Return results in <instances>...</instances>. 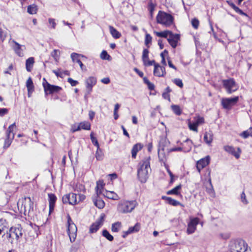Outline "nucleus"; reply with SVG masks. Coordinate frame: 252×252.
I'll list each match as a JSON object with an SVG mask.
<instances>
[{
  "label": "nucleus",
  "instance_id": "f257e3e1",
  "mask_svg": "<svg viewBox=\"0 0 252 252\" xmlns=\"http://www.w3.org/2000/svg\"><path fill=\"white\" fill-rule=\"evenodd\" d=\"M23 228L20 224H17L9 228L7 233L3 234L2 237L6 238L11 244L14 241H18L23 236Z\"/></svg>",
  "mask_w": 252,
  "mask_h": 252
},
{
  "label": "nucleus",
  "instance_id": "f03ea898",
  "mask_svg": "<svg viewBox=\"0 0 252 252\" xmlns=\"http://www.w3.org/2000/svg\"><path fill=\"white\" fill-rule=\"evenodd\" d=\"M150 160V157L145 158L139 163L140 167L137 171V176L142 183H145L148 178V170H151Z\"/></svg>",
  "mask_w": 252,
  "mask_h": 252
},
{
  "label": "nucleus",
  "instance_id": "7ed1b4c3",
  "mask_svg": "<svg viewBox=\"0 0 252 252\" xmlns=\"http://www.w3.org/2000/svg\"><path fill=\"white\" fill-rule=\"evenodd\" d=\"M137 205V202L136 200H123L119 202L117 205V211L122 214L131 213Z\"/></svg>",
  "mask_w": 252,
  "mask_h": 252
},
{
  "label": "nucleus",
  "instance_id": "20e7f679",
  "mask_svg": "<svg viewBox=\"0 0 252 252\" xmlns=\"http://www.w3.org/2000/svg\"><path fill=\"white\" fill-rule=\"evenodd\" d=\"M158 23L165 27H169L174 23V17L164 11H159L156 17Z\"/></svg>",
  "mask_w": 252,
  "mask_h": 252
},
{
  "label": "nucleus",
  "instance_id": "39448f33",
  "mask_svg": "<svg viewBox=\"0 0 252 252\" xmlns=\"http://www.w3.org/2000/svg\"><path fill=\"white\" fill-rule=\"evenodd\" d=\"M169 143V141L166 139H163L159 143L158 149V157L160 162H163L165 165V162L167 160V155L166 153L167 148L166 146Z\"/></svg>",
  "mask_w": 252,
  "mask_h": 252
},
{
  "label": "nucleus",
  "instance_id": "423d86ee",
  "mask_svg": "<svg viewBox=\"0 0 252 252\" xmlns=\"http://www.w3.org/2000/svg\"><path fill=\"white\" fill-rule=\"evenodd\" d=\"M67 233L71 242H74L76 237L77 227L72 220L70 216L67 215Z\"/></svg>",
  "mask_w": 252,
  "mask_h": 252
},
{
  "label": "nucleus",
  "instance_id": "0eeeda50",
  "mask_svg": "<svg viewBox=\"0 0 252 252\" xmlns=\"http://www.w3.org/2000/svg\"><path fill=\"white\" fill-rule=\"evenodd\" d=\"M222 84L226 89L227 93L229 94L236 91L239 88L238 86L233 78L223 80Z\"/></svg>",
  "mask_w": 252,
  "mask_h": 252
},
{
  "label": "nucleus",
  "instance_id": "6e6552de",
  "mask_svg": "<svg viewBox=\"0 0 252 252\" xmlns=\"http://www.w3.org/2000/svg\"><path fill=\"white\" fill-rule=\"evenodd\" d=\"M43 80L45 82H43V87L44 88L45 95L52 94L59 92L62 90V88L58 86L53 85L47 82L45 79L44 78Z\"/></svg>",
  "mask_w": 252,
  "mask_h": 252
},
{
  "label": "nucleus",
  "instance_id": "1a4fd4ad",
  "mask_svg": "<svg viewBox=\"0 0 252 252\" xmlns=\"http://www.w3.org/2000/svg\"><path fill=\"white\" fill-rule=\"evenodd\" d=\"M16 126L15 123L10 125L6 131V138L4 141V148H7L11 145L14 138V133L13 132V128Z\"/></svg>",
  "mask_w": 252,
  "mask_h": 252
},
{
  "label": "nucleus",
  "instance_id": "9d476101",
  "mask_svg": "<svg viewBox=\"0 0 252 252\" xmlns=\"http://www.w3.org/2000/svg\"><path fill=\"white\" fill-rule=\"evenodd\" d=\"M239 100V96H235L231 98H224L221 99V105L226 109H230L231 107L235 105Z\"/></svg>",
  "mask_w": 252,
  "mask_h": 252
},
{
  "label": "nucleus",
  "instance_id": "9b49d317",
  "mask_svg": "<svg viewBox=\"0 0 252 252\" xmlns=\"http://www.w3.org/2000/svg\"><path fill=\"white\" fill-rule=\"evenodd\" d=\"M248 245L243 241L235 242L231 246V252H246Z\"/></svg>",
  "mask_w": 252,
  "mask_h": 252
},
{
  "label": "nucleus",
  "instance_id": "f8f14e48",
  "mask_svg": "<svg viewBox=\"0 0 252 252\" xmlns=\"http://www.w3.org/2000/svg\"><path fill=\"white\" fill-rule=\"evenodd\" d=\"M62 200L64 204L68 203L74 205L77 203V194L74 193L65 194L63 196Z\"/></svg>",
  "mask_w": 252,
  "mask_h": 252
},
{
  "label": "nucleus",
  "instance_id": "ddd939ff",
  "mask_svg": "<svg viewBox=\"0 0 252 252\" xmlns=\"http://www.w3.org/2000/svg\"><path fill=\"white\" fill-rule=\"evenodd\" d=\"M184 143H187L188 144V147H177L173 148H167L166 151L167 153H169L172 152H176V151H183L184 152H189L192 148V141L188 138L185 141Z\"/></svg>",
  "mask_w": 252,
  "mask_h": 252
},
{
  "label": "nucleus",
  "instance_id": "4468645a",
  "mask_svg": "<svg viewBox=\"0 0 252 252\" xmlns=\"http://www.w3.org/2000/svg\"><path fill=\"white\" fill-rule=\"evenodd\" d=\"M199 220L198 218H194L191 219L190 221L188 223L187 232L188 234H192L196 228V225L198 224Z\"/></svg>",
  "mask_w": 252,
  "mask_h": 252
},
{
  "label": "nucleus",
  "instance_id": "2eb2a0df",
  "mask_svg": "<svg viewBox=\"0 0 252 252\" xmlns=\"http://www.w3.org/2000/svg\"><path fill=\"white\" fill-rule=\"evenodd\" d=\"M180 34H174L172 32L169 35L167 41L172 48H175L177 46L178 41L180 40Z\"/></svg>",
  "mask_w": 252,
  "mask_h": 252
},
{
  "label": "nucleus",
  "instance_id": "dca6fc26",
  "mask_svg": "<svg viewBox=\"0 0 252 252\" xmlns=\"http://www.w3.org/2000/svg\"><path fill=\"white\" fill-rule=\"evenodd\" d=\"M210 158L209 156H206L205 158H201L196 163V168L199 173H200L201 170L206 167L210 163Z\"/></svg>",
  "mask_w": 252,
  "mask_h": 252
},
{
  "label": "nucleus",
  "instance_id": "f3484780",
  "mask_svg": "<svg viewBox=\"0 0 252 252\" xmlns=\"http://www.w3.org/2000/svg\"><path fill=\"white\" fill-rule=\"evenodd\" d=\"M12 42L14 45L12 46V48L14 51L15 54L19 57L24 56V49H25V46L19 44L15 40H13Z\"/></svg>",
  "mask_w": 252,
  "mask_h": 252
},
{
  "label": "nucleus",
  "instance_id": "a211bd4d",
  "mask_svg": "<svg viewBox=\"0 0 252 252\" xmlns=\"http://www.w3.org/2000/svg\"><path fill=\"white\" fill-rule=\"evenodd\" d=\"M223 149L226 152L231 154L237 159L240 158V155L241 153V150L240 148H237V152H236L235 148L231 146H224Z\"/></svg>",
  "mask_w": 252,
  "mask_h": 252
},
{
  "label": "nucleus",
  "instance_id": "6ab92c4d",
  "mask_svg": "<svg viewBox=\"0 0 252 252\" xmlns=\"http://www.w3.org/2000/svg\"><path fill=\"white\" fill-rule=\"evenodd\" d=\"M104 215H101L99 220L94 223L90 228V232L91 233L96 232L102 224Z\"/></svg>",
  "mask_w": 252,
  "mask_h": 252
},
{
  "label": "nucleus",
  "instance_id": "aec40b11",
  "mask_svg": "<svg viewBox=\"0 0 252 252\" xmlns=\"http://www.w3.org/2000/svg\"><path fill=\"white\" fill-rule=\"evenodd\" d=\"M49 213H51L54 210L55 203L57 198L53 193H48Z\"/></svg>",
  "mask_w": 252,
  "mask_h": 252
},
{
  "label": "nucleus",
  "instance_id": "412c9836",
  "mask_svg": "<svg viewBox=\"0 0 252 252\" xmlns=\"http://www.w3.org/2000/svg\"><path fill=\"white\" fill-rule=\"evenodd\" d=\"M96 83V78L94 77L91 76L86 79V88L89 94L92 91L93 87L95 85Z\"/></svg>",
  "mask_w": 252,
  "mask_h": 252
},
{
  "label": "nucleus",
  "instance_id": "4be33fe9",
  "mask_svg": "<svg viewBox=\"0 0 252 252\" xmlns=\"http://www.w3.org/2000/svg\"><path fill=\"white\" fill-rule=\"evenodd\" d=\"M96 194V195L93 196V201L96 207L99 209H102L105 206V203Z\"/></svg>",
  "mask_w": 252,
  "mask_h": 252
},
{
  "label": "nucleus",
  "instance_id": "5701e85b",
  "mask_svg": "<svg viewBox=\"0 0 252 252\" xmlns=\"http://www.w3.org/2000/svg\"><path fill=\"white\" fill-rule=\"evenodd\" d=\"M70 57H71V58L72 61L73 62H76V63H77L79 64L81 69L83 70L84 65H83V63H82V62L81 61L80 57H81L84 58V57H85V56L81 54H77L76 53H72L71 54Z\"/></svg>",
  "mask_w": 252,
  "mask_h": 252
},
{
  "label": "nucleus",
  "instance_id": "b1692460",
  "mask_svg": "<svg viewBox=\"0 0 252 252\" xmlns=\"http://www.w3.org/2000/svg\"><path fill=\"white\" fill-rule=\"evenodd\" d=\"M91 128V124L88 122H83L79 124L77 126V129H73L72 131L75 132L80 130L81 129L85 130H90Z\"/></svg>",
  "mask_w": 252,
  "mask_h": 252
},
{
  "label": "nucleus",
  "instance_id": "393cba45",
  "mask_svg": "<svg viewBox=\"0 0 252 252\" xmlns=\"http://www.w3.org/2000/svg\"><path fill=\"white\" fill-rule=\"evenodd\" d=\"M8 230L9 228L6 220H0V234L2 233H3V234L7 233Z\"/></svg>",
  "mask_w": 252,
  "mask_h": 252
},
{
  "label": "nucleus",
  "instance_id": "a878e982",
  "mask_svg": "<svg viewBox=\"0 0 252 252\" xmlns=\"http://www.w3.org/2000/svg\"><path fill=\"white\" fill-rule=\"evenodd\" d=\"M204 140L208 145H210L213 139V134L211 131L206 132L204 135Z\"/></svg>",
  "mask_w": 252,
  "mask_h": 252
},
{
  "label": "nucleus",
  "instance_id": "bb28decb",
  "mask_svg": "<svg viewBox=\"0 0 252 252\" xmlns=\"http://www.w3.org/2000/svg\"><path fill=\"white\" fill-rule=\"evenodd\" d=\"M143 148V145L140 143H137L133 145L131 150V156L133 158H135L137 152L141 150Z\"/></svg>",
  "mask_w": 252,
  "mask_h": 252
},
{
  "label": "nucleus",
  "instance_id": "cd10ccee",
  "mask_svg": "<svg viewBox=\"0 0 252 252\" xmlns=\"http://www.w3.org/2000/svg\"><path fill=\"white\" fill-rule=\"evenodd\" d=\"M103 195L107 198L113 200H118L119 197L118 195L114 191L106 190L105 193H103Z\"/></svg>",
  "mask_w": 252,
  "mask_h": 252
},
{
  "label": "nucleus",
  "instance_id": "c85d7f7f",
  "mask_svg": "<svg viewBox=\"0 0 252 252\" xmlns=\"http://www.w3.org/2000/svg\"><path fill=\"white\" fill-rule=\"evenodd\" d=\"M34 63V59L33 57L28 58L26 61V67L28 72H31Z\"/></svg>",
  "mask_w": 252,
  "mask_h": 252
},
{
  "label": "nucleus",
  "instance_id": "c756f323",
  "mask_svg": "<svg viewBox=\"0 0 252 252\" xmlns=\"http://www.w3.org/2000/svg\"><path fill=\"white\" fill-rule=\"evenodd\" d=\"M105 184L103 183V180H99L96 183V186L95 187L96 193L97 195H99L102 193L103 187Z\"/></svg>",
  "mask_w": 252,
  "mask_h": 252
},
{
  "label": "nucleus",
  "instance_id": "7c9ffc66",
  "mask_svg": "<svg viewBox=\"0 0 252 252\" xmlns=\"http://www.w3.org/2000/svg\"><path fill=\"white\" fill-rule=\"evenodd\" d=\"M162 198L163 199L165 200L167 203L170 205H172L174 206H177L179 205H182L180 202L177 200H176L174 199H172L171 197H167V196H162Z\"/></svg>",
  "mask_w": 252,
  "mask_h": 252
},
{
  "label": "nucleus",
  "instance_id": "2f4dec72",
  "mask_svg": "<svg viewBox=\"0 0 252 252\" xmlns=\"http://www.w3.org/2000/svg\"><path fill=\"white\" fill-rule=\"evenodd\" d=\"M110 32L112 35V36L116 39L119 38L121 36V34L120 32H119L115 28H114L113 27L110 26L109 27Z\"/></svg>",
  "mask_w": 252,
  "mask_h": 252
},
{
  "label": "nucleus",
  "instance_id": "473e14b6",
  "mask_svg": "<svg viewBox=\"0 0 252 252\" xmlns=\"http://www.w3.org/2000/svg\"><path fill=\"white\" fill-rule=\"evenodd\" d=\"M38 11L37 6L34 4L30 5L27 7V12L30 14L33 15L37 13Z\"/></svg>",
  "mask_w": 252,
  "mask_h": 252
},
{
  "label": "nucleus",
  "instance_id": "72a5a7b5",
  "mask_svg": "<svg viewBox=\"0 0 252 252\" xmlns=\"http://www.w3.org/2000/svg\"><path fill=\"white\" fill-rule=\"evenodd\" d=\"M171 32V31H164L160 32L154 31V33L158 37L167 38L168 35H169Z\"/></svg>",
  "mask_w": 252,
  "mask_h": 252
},
{
  "label": "nucleus",
  "instance_id": "f704fd0d",
  "mask_svg": "<svg viewBox=\"0 0 252 252\" xmlns=\"http://www.w3.org/2000/svg\"><path fill=\"white\" fill-rule=\"evenodd\" d=\"M182 185L181 184L179 185L178 186H176L173 189L168 190L167 192V194H175V195H178L180 194L179 190L181 189Z\"/></svg>",
  "mask_w": 252,
  "mask_h": 252
},
{
  "label": "nucleus",
  "instance_id": "c9c22d12",
  "mask_svg": "<svg viewBox=\"0 0 252 252\" xmlns=\"http://www.w3.org/2000/svg\"><path fill=\"white\" fill-rule=\"evenodd\" d=\"M240 136L244 138H247L249 136H252V127H251L248 129L244 131L240 134Z\"/></svg>",
  "mask_w": 252,
  "mask_h": 252
},
{
  "label": "nucleus",
  "instance_id": "e433bc0d",
  "mask_svg": "<svg viewBox=\"0 0 252 252\" xmlns=\"http://www.w3.org/2000/svg\"><path fill=\"white\" fill-rule=\"evenodd\" d=\"M152 37L151 35L148 33H146L145 34V45L148 48L150 47V44L152 43Z\"/></svg>",
  "mask_w": 252,
  "mask_h": 252
},
{
  "label": "nucleus",
  "instance_id": "4c0bfd02",
  "mask_svg": "<svg viewBox=\"0 0 252 252\" xmlns=\"http://www.w3.org/2000/svg\"><path fill=\"white\" fill-rule=\"evenodd\" d=\"M140 228V225L139 223H136L134 226L130 227L128 228L129 233H132L134 232H138Z\"/></svg>",
  "mask_w": 252,
  "mask_h": 252
},
{
  "label": "nucleus",
  "instance_id": "58836bf2",
  "mask_svg": "<svg viewBox=\"0 0 252 252\" xmlns=\"http://www.w3.org/2000/svg\"><path fill=\"white\" fill-rule=\"evenodd\" d=\"M102 235L109 241H112L114 239L113 236L106 229L102 231Z\"/></svg>",
  "mask_w": 252,
  "mask_h": 252
},
{
  "label": "nucleus",
  "instance_id": "ea45409f",
  "mask_svg": "<svg viewBox=\"0 0 252 252\" xmlns=\"http://www.w3.org/2000/svg\"><path fill=\"white\" fill-rule=\"evenodd\" d=\"M103 154L102 151V150L98 147L97 148L96 153H95V158L98 160H101L103 159Z\"/></svg>",
  "mask_w": 252,
  "mask_h": 252
},
{
  "label": "nucleus",
  "instance_id": "a19ab883",
  "mask_svg": "<svg viewBox=\"0 0 252 252\" xmlns=\"http://www.w3.org/2000/svg\"><path fill=\"white\" fill-rule=\"evenodd\" d=\"M194 123L196 125L198 126L200 125H202L205 123L204 119L203 117L200 116H197L194 117Z\"/></svg>",
  "mask_w": 252,
  "mask_h": 252
},
{
  "label": "nucleus",
  "instance_id": "79ce46f5",
  "mask_svg": "<svg viewBox=\"0 0 252 252\" xmlns=\"http://www.w3.org/2000/svg\"><path fill=\"white\" fill-rule=\"evenodd\" d=\"M149 51L148 49H144L142 56L143 62H145V61H147L149 59Z\"/></svg>",
  "mask_w": 252,
  "mask_h": 252
},
{
  "label": "nucleus",
  "instance_id": "37998d69",
  "mask_svg": "<svg viewBox=\"0 0 252 252\" xmlns=\"http://www.w3.org/2000/svg\"><path fill=\"white\" fill-rule=\"evenodd\" d=\"M60 51L59 50L55 49L51 53V56L54 59L55 61L58 62L59 60L60 57Z\"/></svg>",
  "mask_w": 252,
  "mask_h": 252
},
{
  "label": "nucleus",
  "instance_id": "c03bdc74",
  "mask_svg": "<svg viewBox=\"0 0 252 252\" xmlns=\"http://www.w3.org/2000/svg\"><path fill=\"white\" fill-rule=\"evenodd\" d=\"M121 224L120 222H117L113 223L111 227V230L115 232H118L121 227Z\"/></svg>",
  "mask_w": 252,
  "mask_h": 252
},
{
  "label": "nucleus",
  "instance_id": "a18cd8bd",
  "mask_svg": "<svg viewBox=\"0 0 252 252\" xmlns=\"http://www.w3.org/2000/svg\"><path fill=\"white\" fill-rule=\"evenodd\" d=\"M171 108L174 113L177 115L179 116L181 114L182 111L178 105H172Z\"/></svg>",
  "mask_w": 252,
  "mask_h": 252
},
{
  "label": "nucleus",
  "instance_id": "49530a36",
  "mask_svg": "<svg viewBox=\"0 0 252 252\" xmlns=\"http://www.w3.org/2000/svg\"><path fill=\"white\" fill-rule=\"evenodd\" d=\"M90 138L93 144L97 148L99 147L98 142L96 137L94 136V133L92 132L90 134Z\"/></svg>",
  "mask_w": 252,
  "mask_h": 252
},
{
  "label": "nucleus",
  "instance_id": "de8ad7c7",
  "mask_svg": "<svg viewBox=\"0 0 252 252\" xmlns=\"http://www.w3.org/2000/svg\"><path fill=\"white\" fill-rule=\"evenodd\" d=\"M26 87L27 88V90L34 89L33 82L31 77H29L27 80Z\"/></svg>",
  "mask_w": 252,
  "mask_h": 252
},
{
  "label": "nucleus",
  "instance_id": "09e8293b",
  "mask_svg": "<svg viewBox=\"0 0 252 252\" xmlns=\"http://www.w3.org/2000/svg\"><path fill=\"white\" fill-rule=\"evenodd\" d=\"M159 65L158 64H155V67H154V74L155 76H158V77H162V75H159V74H161V71L159 69Z\"/></svg>",
  "mask_w": 252,
  "mask_h": 252
},
{
  "label": "nucleus",
  "instance_id": "8fccbe9b",
  "mask_svg": "<svg viewBox=\"0 0 252 252\" xmlns=\"http://www.w3.org/2000/svg\"><path fill=\"white\" fill-rule=\"evenodd\" d=\"M188 126L190 130L196 132L198 131V126L196 125V124L194 122L191 123L189 122L188 124Z\"/></svg>",
  "mask_w": 252,
  "mask_h": 252
},
{
  "label": "nucleus",
  "instance_id": "3c124183",
  "mask_svg": "<svg viewBox=\"0 0 252 252\" xmlns=\"http://www.w3.org/2000/svg\"><path fill=\"white\" fill-rule=\"evenodd\" d=\"M85 187L84 185L81 184H77L74 187V191H82L85 190Z\"/></svg>",
  "mask_w": 252,
  "mask_h": 252
},
{
  "label": "nucleus",
  "instance_id": "603ef678",
  "mask_svg": "<svg viewBox=\"0 0 252 252\" xmlns=\"http://www.w3.org/2000/svg\"><path fill=\"white\" fill-rule=\"evenodd\" d=\"M100 58L103 60H109L110 56L108 54L106 51L103 50L100 54Z\"/></svg>",
  "mask_w": 252,
  "mask_h": 252
},
{
  "label": "nucleus",
  "instance_id": "864d4df0",
  "mask_svg": "<svg viewBox=\"0 0 252 252\" xmlns=\"http://www.w3.org/2000/svg\"><path fill=\"white\" fill-rule=\"evenodd\" d=\"M241 200L242 202L245 205H247L249 203V201L247 199L246 195L244 191H243L241 194Z\"/></svg>",
  "mask_w": 252,
  "mask_h": 252
},
{
  "label": "nucleus",
  "instance_id": "5fc2aeb1",
  "mask_svg": "<svg viewBox=\"0 0 252 252\" xmlns=\"http://www.w3.org/2000/svg\"><path fill=\"white\" fill-rule=\"evenodd\" d=\"M173 82H174V84H175L177 86H178L180 88H183V83L181 79H179V78H176L173 80Z\"/></svg>",
  "mask_w": 252,
  "mask_h": 252
},
{
  "label": "nucleus",
  "instance_id": "6e6d98bb",
  "mask_svg": "<svg viewBox=\"0 0 252 252\" xmlns=\"http://www.w3.org/2000/svg\"><path fill=\"white\" fill-rule=\"evenodd\" d=\"M199 21L198 19L196 18H194L191 21V25L195 29H197L198 28L199 26Z\"/></svg>",
  "mask_w": 252,
  "mask_h": 252
},
{
  "label": "nucleus",
  "instance_id": "4d7b16f0",
  "mask_svg": "<svg viewBox=\"0 0 252 252\" xmlns=\"http://www.w3.org/2000/svg\"><path fill=\"white\" fill-rule=\"evenodd\" d=\"M143 64L145 66H151L154 65V67H155V64H158V63H156L154 60L149 61V59L147 61L143 62Z\"/></svg>",
  "mask_w": 252,
  "mask_h": 252
},
{
  "label": "nucleus",
  "instance_id": "13d9d810",
  "mask_svg": "<svg viewBox=\"0 0 252 252\" xmlns=\"http://www.w3.org/2000/svg\"><path fill=\"white\" fill-rule=\"evenodd\" d=\"M48 22L49 24L51 26L52 28L55 29L56 26V23L55 22V19L54 18H50L48 19Z\"/></svg>",
  "mask_w": 252,
  "mask_h": 252
},
{
  "label": "nucleus",
  "instance_id": "bf43d9fd",
  "mask_svg": "<svg viewBox=\"0 0 252 252\" xmlns=\"http://www.w3.org/2000/svg\"><path fill=\"white\" fill-rule=\"evenodd\" d=\"M67 81L72 87L76 86L78 84V82L77 81L74 80L71 78H68L67 79Z\"/></svg>",
  "mask_w": 252,
  "mask_h": 252
},
{
  "label": "nucleus",
  "instance_id": "052dcab7",
  "mask_svg": "<svg viewBox=\"0 0 252 252\" xmlns=\"http://www.w3.org/2000/svg\"><path fill=\"white\" fill-rule=\"evenodd\" d=\"M233 9L234 10V11H235L236 13H238V14H240V15H245V16H247V14L246 13L244 12H243L241 9H240L238 7H237V6H236V7L234 8V9Z\"/></svg>",
  "mask_w": 252,
  "mask_h": 252
},
{
  "label": "nucleus",
  "instance_id": "680f3d73",
  "mask_svg": "<svg viewBox=\"0 0 252 252\" xmlns=\"http://www.w3.org/2000/svg\"><path fill=\"white\" fill-rule=\"evenodd\" d=\"M8 112V110L7 108H0V116L3 117L7 114Z\"/></svg>",
  "mask_w": 252,
  "mask_h": 252
},
{
  "label": "nucleus",
  "instance_id": "e2e57ef3",
  "mask_svg": "<svg viewBox=\"0 0 252 252\" xmlns=\"http://www.w3.org/2000/svg\"><path fill=\"white\" fill-rule=\"evenodd\" d=\"M59 71H60V69H58V70H53V72L54 73H55L57 77H60L62 78L63 77V75H62L63 73H62V72H60Z\"/></svg>",
  "mask_w": 252,
  "mask_h": 252
},
{
  "label": "nucleus",
  "instance_id": "0e129e2a",
  "mask_svg": "<svg viewBox=\"0 0 252 252\" xmlns=\"http://www.w3.org/2000/svg\"><path fill=\"white\" fill-rule=\"evenodd\" d=\"M159 69L160 70L161 73L160 74V75H162V77H163L166 74L165 67L164 66H162L159 65ZM159 75H160V74H159Z\"/></svg>",
  "mask_w": 252,
  "mask_h": 252
},
{
  "label": "nucleus",
  "instance_id": "69168bd1",
  "mask_svg": "<svg viewBox=\"0 0 252 252\" xmlns=\"http://www.w3.org/2000/svg\"><path fill=\"white\" fill-rule=\"evenodd\" d=\"M154 9H155V7H154V4L153 3H150L149 5V9L150 13V14L152 17L153 16V12L154 10Z\"/></svg>",
  "mask_w": 252,
  "mask_h": 252
},
{
  "label": "nucleus",
  "instance_id": "338daca9",
  "mask_svg": "<svg viewBox=\"0 0 252 252\" xmlns=\"http://www.w3.org/2000/svg\"><path fill=\"white\" fill-rule=\"evenodd\" d=\"M162 96L165 99H167L168 100H170V95L168 93L164 92L162 94Z\"/></svg>",
  "mask_w": 252,
  "mask_h": 252
},
{
  "label": "nucleus",
  "instance_id": "774afa93",
  "mask_svg": "<svg viewBox=\"0 0 252 252\" xmlns=\"http://www.w3.org/2000/svg\"><path fill=\"white\" fill-rule=\"evenodd\" d=\"M101 82L105 84H108L110 83V79L108 77L104 78L101 80Z\"/></svg>",
  "mask_w": 252,
  "mask_h": 252
}]
</instances>
